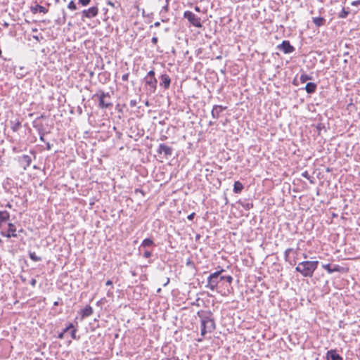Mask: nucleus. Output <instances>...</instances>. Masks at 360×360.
<instances>
[{
	"instance_id": "f257e3e1",
	"label": "nucleus",
	"mask_w": 360,
	"mask_h": 360,
	"mask_svg": "<svg viewBox=\"0 0 360 360\" xmlns=\"http://www.w3.org/2000/svg\"><path fill=\"white\" fill-rule=\"evenodd\" d=\"M198 314L201 319L200 334L202 336H205L207 333H212L215 330V322L212 317V313L210 311L202 314L198 312Z\"/></svg>"
},
{
	"instance_id": "f03ea898",
	"label": "nucleus",
	"mask_w": 360,
	"mask_h": 360,
	"mask_svg": "<svg viewBox=\"0 0 360 360\" xmlns=\"http://www.w3.org/2000/svg\"><path fill=\"white\" fill-rule=\"evenodd\" d=\"M319 264V261H303L297 264L295 271L304 277L311 278Z\"/></svg>"
},
{
	"instance_id": "7ed1b4c3",
	"label": "nucleus",
	"mask_w": 360,
	"mask_h": 360,
	"mask_svg": "<svg viewBox=\"0 0 360 360\" xmlns=\"http://www.w3.org/2000/svg\"><path fill=\"white\" fill-rule=\"evenodd\" d=\"M155 75V71L153 70H151L143 78V82L145 83V89L146 91L147 94H154L157 89L158 80Z\"/></svg>"
},
{
	"instance_id": "20e7f679",
	"label": "nucleus",
	"mask_w": 360,
	"mask_h": 360,
	"mask_svg": "<svg viewBox=\"0 0 360 360\" xmlns=\"http://www.w3.org/2000/svg\"><path fill=\"white\" fill-rule=\"evenodd\" d=\"M96 97L98 98L99 108L106 109L112 106V103L110 101V96L108 92L105 93L101 90L93 96V98Z\"/></svg>"
},
{
	"instance_id": "39448f33",
	"label": "nucleus",
	"mask_w": 360,
	"mask_h": 360,
	"mask_svg": "<svg viewBox=\"0 0 360 360\" xmlns=\"http://www.w3.org/2000/svg\"><path fill=\"white\" fill-rule=\"evenodd\" d=\"M224 271H225V270L221 269L219 271L211 274L207 278V283L205 287L211 290H216L219 281L223 280L221 274Z\"/></svg>"
},
{
	"instance_id": "423d86ee",
	"label": "nucleus",
	"mask_w": 360,
	"mask_h": 360,
	"mask_svg": "<svg viewBox=\"0 0 360 360\" xmlns=\"http://www.w3.org/2000/svg\"><path fill=\"white\" fill-rule=\"evenodd\" d=\"M184 18L187 19L188 22L195 27L200 28L202 26L200 18L190 11H186L184 13Z\"/></svg>"
},
{
	"instance_id": "0eeeda50",
	"label": "nucleus",
	"mask_w": 360,
	"mask_h": 360,
	"mask_svg": "<svg viewBox=\"0 0 360 360\" xmlns=\"http://www.w3.org/2000/svg\"><path fill=\"white\" fill-rule=\"evenodd\" d=\"M277 49L285 54L292 53L295 49L292 46L288 40H283L282 43L277 46Z\"/></svg>"
},
{
	"instance_id": "6e6552de",
	"label": "nucleus",
	"mask_w": 360,
	"mask_h": 360,
	"mask_svg": "<svg viewBox=\"0 0 360 360\" xmlns=\"http://www.w3.org/2000/svg\"><path fill=\"white\" fill-rule=\"evenodd\" d=\"M0 233L2 236L10 238L11 237H17L16 233V227L15 225L13 223H8V230L7 231H0Z\"/></svg>"
},
{
	"instance_id": "1a4fd4ad",
	"label": "nucleus",
	"mask_w": 360,
	"mask_h": 360,
	"mask_svg": "<svg viewBox=\"0 0 360 360\" xmlns=\"http://www.w3.org/2000/svg\"><path fill=\"white\" fill-rule=\"evenodd\" d=\"M98 13V8L96 6H92L89 9L83 10L82 11V19L84 18H93L96 17Z\"/></svg>"
},
{
	"instance_id": "9d476101",
	"label": "nucleus",
	"mask_w": 360,
	"mask_h": 360,
	"mask_svg": "<svg viewBox=\"0 0 360 360\" xmlns=\"http://www.w3.org/2000/svg\"><path fill=\"white\" fill-rule=\"evenodd\" d=\"M172 148L164 143H160L157 150V153L158 154H162V153L165 154L166 158L171 156L172 155Z\"/></svg>"
},
{
	"instance_id": "9b49d317",
	"label": "nucleus",
	"mask_w": 360,
	"mask_h": 360,
	"mask_svg": "<svg viewBox=\"0 0 360 360\" xmlns=\"http://www.w3.org/2000/svg\"><path fill=\"white\" fill-rule=\"evenodd\" d=\"M322 267L328 271V274H332L334 272H340L343 270V267L335 264L331 266L330 264H325L322 265Z\"/></svg>"
},
{
	"instance_id": "f8f14e48",
	"label": "nucleus",
	"mask_w": 360,
	"mask_h": 360,
	"mask_svg": "<svg viewBox=\"0 0 360 360\" xmlns=\"http://www.w3.org/2000/svg\"><path fill=\"white\" fill-rule=\"evenodd\" d=\"M160 86H162L165 89H168L170 86L171 79L167 74H162L160 77Z\"/></svg>"
},
{
	"instance_id": "ddd939ff",
	"label": "nucleus",
	"mask_w": 360,
	"mask_h": 360,
	"mask_svg": "<svg viewBox=\"0 0 360 360\" xmlns=\"http://www.w3.org/2000/svg\"><path fill=\"white\" fill-rule=\"evenodd\" d=\"M226 107H223L222 105H215L213 106V108L211 111L212 117L214 119H218L219 117L220 113L224 110Z\"/></svg>"
},
{
	"instance_id": "4468645a",
	"label": "nucleus",
	"mask_w": 360,
	"mask_h": 360,
	"mask_svg": "<svg viewBox=\"0 0 360 360\" xmlns=\"http://www.w3.org/2000/svg\"><path fill=\"white\" fill-rule=\"evenodd\" d=\"M327 360H343L342 357L337 353L336 350L330 349L326 353Z\"/></svg>"
},
{
	"instance_id": "2eb2a0df",
	"label": "nucleus",
	"mask_w": 360,
	"mask_h": 360,
	"mask_svg": "<svg viewBox=\"0 0 360 360\" xmlns=\"http://www.w3.org/2000/svg\"><path fill=\"white\" fill-rule=\"evenodd\" d=\"M19 161L23 167V168L26 169L27 167L31 165L32 158L28 155H22L21 157H20Z\"/></svg>"
},
{
	"instance_id": "dca6fc26",
	"label": "nucleus",
	"mask_w": 360,
	"mask_h": 360,
	"mask_svg": "<svg viewBox=\"0 0 360 360\" xmlns=\"http://www.w3.org/2000/svg\"><path fill=\"white\" fill-rule=\"evenodd\" d=\"M150 246H155L153 240L150 238H146L142 241L139 250L141 251L142 249H148Z\"/></svg>"
},
{
	"instance_id": "f3484780",
	"label": "nucleus",
	"mask_w": 360,
	"mask_h": 360,
	"mask_svg": "<svg viewBox=\"0 0 360 360\" xmlns=\"http://www.w3.org/2000/svg\"><path fill=\"white\" fill-rule=\"evenodd\" d=\"M30 11L33 14H36L37 12L46 13L49 11V10L46 8L44 6H42L39 4H37L34 6H31Z\"/></svg>"
},
{
	"instance_id": "a211bd4d",
	"label": "nucleus",
	"mask_w": 360,
	"mask_h": 360,
	"mask_svg": "<svg viewBox=\"0 0 360 360\" xmlns=\"http://www.w3.org/2000/svg\"><path fill=\"white\" fill-rule=\"evenodd\" d=\"M94 312L93 308L90 305H86L83 309L81 311L82 319H84L91 316Z\"/></svg>"
},
{
	"instance_id": "6ab92c4d",
	"label": "nucleus",
	"mask_w": 360,
	"mask_h": 360,
	"mask_svg": "<svg viewBox=\"0 0 360 360\" xmlns=\"http://www.w3.org/2000/svg\"><path fill=\"white\" fill-rule=\"evenodd\" d=\"M316 89L317 85L314 82H308L304 87L305 91L309 94H314Z\"/></svg>"
},
{
	"instance_id": "aec40b11",
	"label": "nucleus",
	"mask_w": 360,
	"mask_h": 360,
	"mask_svg": "<svg viewBox=\"0 0 360 360\" xmlns=\"http://www.w3.org/2000/svg\"><path fill=\"white\" fill-rule=\"evenodd\" d=\"M10 124L11 129L15 132L18 131L21 127V122L18 120H10Z\"/></svg>"
},
{
	"instance_id": "412c9836",
	"label": "nucleus",
	"mask_w": 360,
	"mask_h": 360,
	"mask_svg": "<svg viewBox=\"0 0 360 360\" xmlns=\"http://www.w3.org/2000/svg\"><path fill=\"white\" fill-rule=\"evenodd\" d=\"M312 22L318 27L324 25L326 19L323 17H314L312 18Z\"/></svg>"
},
{
	"instance_id": "4be33fe9",
	"label": "nucleus",
	"mask_w": 360,
	"mask_h": 360,
	"mask_svg": "<svg viewBox=\"0 0 360 360\" xmlns=\"http://www.w3.org/2000/svg\"><path fill=\"white\" fill-rule=\"evenodd\" d=\"M243 189V185L242 184L241 182L237 181H235L234 184H233V192L235 193H240L242 190Z\"/></svg>"
},
{
	"instance_id": "5701e85b",
	"label": "nucleus",
	"mask_w": 360,
	"mask_h": 360,
	"mask_svg": "<svg viewBox=\"0 0 360 360\" xmlns=\"http://www.w3.org/2000/svg\"><path fill=\"white\" fill-rule=\"evenodd\" d=\"M33 127L37 129L39 134L41 132H44L42 124H38L37 120L33 122Z\"/></svg>"
},
{
	"instance_id": "b1692460",
	"label": "nucleus",
	"mask_w": 360,
	"mask_h": 360,
	"mask_svg": "<svg viewBox=\"0 0 360 360\" xmlns=\"http://www.w3.org/2000/svg\"><path fill=\"white\" fill-rule=\"evenodd\" d=\"M29 257L34 262H39L42 259L41 257L37 256L34 252L29 251Z\"/></svg>"
},
{
	"instance_id": "393cba45",
	"label": "nucleus",
	"mask_w": 360,
	"mask_h": 360,
	"mask_svg": "<svg viewBox=\"0 0 360 360\" xmlns=\"http://www.w3.org/2000/svg\"><path fill=\"white\" fill-rule=\"evenodd\" d=\"M300 79L302 83H305L307 81L312 79V77L307 74L302 73L300 75Z\"/></svg>"
},
{
	"instance_id": "a878e982",
	"label": "nucleus",
	"mask_w": 360,
	"mask_h": 360,
	"mask_svg": "<svg viewBox=\"0 0 360 360\" xmlns=\"http://www.w3.org/2000/svg\"><path fill=\"white\" fill-rule=\"evenodd\" d=\"M349 13V11L345 8H342L341 12L338 14L339 18H346Z\"/></svg>"
},
{
	"instance_id": "bb28decb",
	"label": "nucleus",
	"mask_w": 360,
	"mask_h": 360,
	"mask_svg": "<svg viewBox=\"0 0 360 360\" xmlns=\"http://www.w3.org/2000/svg\"><path fill=\"white\" fill-rule=\"evenodd\" d=\"M290 250H293V248H288L284 252L285 261L289 262L290 264H291L290 262L289 261V254L290 253Z\"/></svg>"
},
{
	"instance_id": "cd10ccee",
	"label": "nucleus",
	"mask_w": 360,
	"mask_h": 360,
	"mask_svg": "<svg viewBox=\"0 0 360 360\" xmlns=\"http://www.w3.org/2000/svg\"><path fill=\"white\" fill-rule=\"evenodd\" d=\"M68 8L72 11H75L77 9V6L73 0L70 1V3L68 5Z\"/></svg>"
},
{
	"instance_id": "c85d7f7f",
	"label": "nucleus",
	"mask_w": 360,
	"mask_h": 360,
	"mask_svg": "<svg viewBox=\"0 0 360 360\" xmlns=\"http://www.w3.org/2000/svg\"><path fill=\"white\" fill-rule=\"evenodd\" d=\"M143 250H144V252H143V257L144 258H150L152 256L151 251L148 249H143Z\"/></svg>"
},
{
	"instance_id": "c756f323",
	"label": "nucleus",
	"mask_w": 360,
	"mask_h": 360,
	"mask_svg": "<svg viewBox=\"0 0 360 360\" xmlns=\"http://www.w3.org/2000/svg\"><path fill=\"white\" fill-rule=\"evenodd\" d=\"M223 280H226L229 284L233 281V277L231 276H221Z\"/></svg>"
},
{
	"instance_id": "7c9ffc66",
	"label": "nucleus",
	"mask_w": 360,
	"mask_h": 360,
	"mask_svg": "<svg viewBox=\"0 0 360 360\" xmlns=\"http://www.w3.org/2000/svg\"><path fill=\"white\" fill-rule=\"evenodd\" d=\"M91 0H79V4H82L83 6H86L89 4Z\"/></svg>"
},
{
	"instance_id": "2f4dec72",
	"label": "nucleus",
	"mask_w": 360,
	"mask_h": 360,
	"mask_svg": "<svg viewBox=\"0 0 360 360\" xmlns=\"http://www.w3.org/2000/svg\"><path fill=\"white\" fill-rule=\"evenodd\" d=\"M76 333H77V329L75 328H72V330H71V333H70V335H71V338L72 339H75L76 340L77 339V337H76Z\"/></svg>"
},
{
	"instance_id": "473e14b6",
	"label": "nucleus",
	"mask_w": 360,
	"mask_h": 360,
	"mask_svg": "<svg viewBox=\"0 0 360 360\" xmlns=\"http://www.w3.org/2000/svg\"><path fill=\"white\" fill-rule=\"evenodd\" d=\"M168 1H169V0H166L167 4H166V5H165L162 7V8L161 10V13H162L163 11H165V12H167L168 11V8H169Z\"/></svg>"
},
{
	"instance_id": "72a5a7b5",
	"label": "nucleus",
	"mask_w": 360,
	"mask_h": 360,
	"mask_svg": "<svg viewBox=\"0 0 360 360\" xmlns=\"http://www.w3.org/2000/svg\"><path fill=\"white\" fill-rule=\"evenodd\" d=\"M72 328H74V326L72 323H70L65 328L63 329V331L65 333H67L70 329H72Z\"/></svg>"
},
{
	"instance_id": "f704fd0d",
	"label": "nucleus",
	"mask_w": 360,
	"mask_h": 360,
	"mask_svg": "<svg viewBox=\"0 0 360 360\" xmlns=\"http://www.w3.org/2000/svg\"><path fill=\"white\" fill-rule=\"evenodd\" d=\"M137 104V101L136 100H131L130 101V103H129V105L131 108H134L136 105Z\"/></svg>"
},
{
	"instance_id": "c9c22d12",
	"label": "nucleus",
	"mask_w": 360,
	"mask_h": 360,
	"mask_svg": "<svg viewBox=\"0 0 360 360\" xmlns=\"http://www.w3.org/2000/svg\"><path fill=\"white\" fill-rule=\"evenodd\" d=\"M302 176L303 177H304V178L307 179H310V176H309V174L308 172H307V171H305L304 172H303V173L302 174Z\"/></svg>"
},
{
	"instance_id": "e433bc0d",
	"label": "nucleus",
	"mask_w": 360,
	"mask_h": 360,
	"mask_svg": "<svg viewBox=\"0 0 360 360\" xmlns=\"http://www.w3.org/2000/svg\"><path fill=\"white\" fill-rule=\"evenodd\" d=\"M20 70L21 71H22V73H18V75H20V77H24V76L27 74V72H25V68H22V67H21V68H20Z\"/></svg>"
},
{
	"instance_id": "4c0bfd02",
	"label": "nucleus",
	"mask_w": 360,
	"mask_h": 360,
	"mask_svg": "<svg viewBox=\"0 0 360 360\" xmlns=\"http://www.w3.org/2000/svg\"><path fill=\"white\" fill-rule=\"evenodd\" d=\"M352 6H358L360 5V0L354 1L351 3Z\"/></svg>"
},
{
	"instance_id": "58836bf2",
	"label": "nucleus",
	"mask_w": 360,
	"mask_h": 360,
	"mask_svg": "<svg viewBox=\"0 0 360 360\" xmlns=\"http://www.w3.org/2000/svg\"><path fill=\"white\" fill-rule=\"evenodd\" d=\"M30 285L34 288L35 287L36 284H37V280L35 278H32L30 282Z\"/></svg>"
},
{
	"instance_id": "ea45409f",
	"label": "nucleus",
	"mask_w": 360,
	"mask_h": 360,
	"mask_svg": "<svg viewBox=\"0 0 360 360\" xmlns=\"http://www.w3.org/2000/svg\"><path fill=\"white\" fill-rule=\"evenodd\" d=\"M158 41V37H153L152 38V39H151V42H152L154 45L157 44Z\"/></svg>"
},
{
	"instance_id": "a19ab883",
	"label": "nucleus",
	"mask_w": 360,
	"mask_h": 360,
	"mask_svg": "<svg viewBox=\"0 0 360 360\" xmlns=\"http://www.w3.org/2000/svg\"><path fill=\"white\" fill-rule=\"evenodd\" d=\"M129 73H126V74L123 75L122 77V79L123 81H127L128 78H129Z\"/></svg>"
},
{
	"instance_id": "79ce46f5",
	"label": "nucleus",
	"mask_w": 360,
	"mask_h": 360,
	"mask_svg": "<svg viewBox=\"0 0 360 360\" xmlns=\"http://www.w3.org/2000/svg\"><path fill=\"white\" fill-rule=\"evenodd\" d=\"M252 204L246 203L245 205H243V207L246 210H249L250 207H252Z\"/></svg>"
},
{
	"instance_id": "37998d69",
	"label": "nucleus",
	"mask_w": 360,
	"mask_h": 360,
	"mask_svg": "<svg viewBox=\"0 0 360 360\" xmlns=\"http://www.w3.org/2000/svg\"><path fill=\"white\" fill-rule=\"evenodd\" d=\"M195 215V214L194 212H193V213L190 214L187 217V218H188V220H193V219L194 218Z\"/></svg>"
},
{
	"instance_id": "c03bdc74",
	"label": "nucleus",
	"mask_w": 360,
	"mask_h": 360,
	"mask_svg": "<svg viewBox=\"0 0 360 360\" xmlns=\"http://www.w3.org/2000/svg\"><path fill=\"white\" fill-rule=\"evenodd\" d=\"M44 134H45V132H41V134H39V139L41 141H44V142L45 141L44 138Z\"/></svg>"
},
{
	"instance_id": "a18cd8bd",
	"label": "nucleus",
	"mask_w": 360,
	"mask_h": 360,
	"mask_svg": "<svg viewBox=\"0 0 360 360\" xmlns=\"http://www.w3.org/2000/svg\"><path fill=\"white\" fill-rule=\"evenodd\" d=\"M65 332L63 330L60 333L58 334V338L59 339H63L64 338V335H65Z\"/></svg>"
},
{
	"instance_id": "49530a36",
	"label": "nucleus",
	"mask_w": 360,
	"mask_h": 360,
	"mask_svg": "<svg viewBox=\"0 0 360 360\" xmlns=\"http://www.w3.org/2000/svg\"><path fill=\"white\" fill-rule=\"evenodd\" d=\"M46 149L49 150H51V146L50 143L49 142H46Z\"/></svg>"
},
{
	"instance_id": "de8ad7c7",
	"label": "nucleus",
	"mask_w": 360,
	"mask_h": 360,
	"mask_svg": "<svg viewBox=\"0 0 360 360\" xmlns=\"http://www.w3.org/2000/svg\"><path fill=\"white\" fill-rule=\"evenodd\" d=\"M160 25V22H158V21L155 22L154 23V25H153V26H155V27H159ZM153 27V25H150V27Z\"/></svg>"
},
{
	"instance_id": "09e8293b",
	"label": "nucleus",
	"mask_w": 360,
	"mask_h": 360,
	"mask_svg": "<svg viewBox=\"0 0 360 360\" xmlns=\"http://www.w3.org/2000/svg\"><path fill=\"white\" fill-rule=\"evenodd\" d=\"M106 285H112V282L110 280H108L105 283Z\"/></svg>"
},
{
	"instance_id": "8fccbe9b",
	"label": "nucleus",
	"mask_w": 360,
	"mask_h": 360,
	"mask_svg": "<svg viewBox=\"0 0 360 360\" xmlns=\"http://www.w3.org/2000/svg\"><path fill=\"white\" fill-rule=\"evenodd\" d=\"M165 283L163 284L164 286H166L169 283V278H167V280H165Z\"/></svg>"
},
{
	"instance_id": "3c124183",
	"label": "nucleus",
	"mask_w": 360,
	"mask_h": 360,
	"mask_svg": "<svg viewBox=\"0 0 360 360\" xmlns=\"http://www.w3.org/2000/svg\"><path fill=\"white\" fill-rule=\"evenodd\" d=\"M165 283L163 284L164 286H166L169 283V278H167V280H165Z\"/></svg>"
},
{
	"instance_id": "603ef678",
	"label": "nucleus",
	"mask_w": 360,
	"mask_h": 360,
	"mask_svg": "<svg viewBox=\"0 0 360 360\" xmlns=\"http://www.w3.org/2000/svg\"><path fill=\"white\" fill-rule=\"evenodd\" d=\"M63 22H65V21L66 20V13H65V12L64 11H63Z\"/></svg>"
},
{
	"instance_id": "864d4df0",
	"label": "nucleus",
	"mask_w": 360,
	"mask_h": 360,
	"mask_svg": "<svg viewBox=\"0 0 360 360\" xmlns=\"http://www.w3.org/2000/svg\"><path fill=\"white\" fill-rule=\"evenodd\" d=\"M20 279L21 281L23 282V283H25L26 282V278H24L22 276H20Z\"/></svg>"
},
{
	"instance_id": "5fc2aeb1",
	"label": "nucleus",
	"mask_w": 360,
	"mask_h": 360,
	"mask_svg": "<svg viewBox=\"0 0 360 360\" xmlns=\"http://www.w3.org/2000/svg\"><path fill=\"white\" fill-rule=\"evenodd\" d=\"M6 207H8V208H11L12 207V205L8 202L6 205Z\"/></svg>"
},
{
	"instance_id": "6e6d98bb",
	"label": "nucleus",
	"mask_w": 360,
	"mask_h": 360,
	"mask_svg": "<svg viewBox=\"0 0 360 360\" xmlns=\"http://www.w3.org/2000/svg\"><path fill=\"white\" fill-rule=\"evenodd\" d=\"M195 10L197 11V12H200V9L198 6H195Z\"/></svg>"
},
{
	"instance_id": "4d7b16f0",
	"label": "nucleus",
	"mask_w": 360,
	"mask_h": 360,
	"mask_svg": "<svg viewBox=\"0 0 360 360\" xmlns=\"http://www.w3.org/2000/svg\"><path fill=\"white\" fill-rule=\"evenodd\" d=\"M59 304V302L58 301L54 302L53 305L58 306Z\"/></svg>"
},
{
	"instance_id": "13d9d810",
	"label": "nucleus",
	"mask_w": 360,
	"mask_h": 360,
	"mask_svg": "<svg viewBox=\"0 0 360 360\" xmlns=\"http://www.w3.org/2000/svg\"><path fill=\"white\" fill-rule=\"evenodd\" d=\"M18 232H19V233H22V232H24V230H23L22 229H20V230L18 231Z\"/></svg>"
},
{
	"instance_id": "bf43d9fd",
	"label": "nucleus",
	"mask_w": 360,
	"mask_h": 360,
	"mask_svg": "<svg viewBox=\"0 0 360 360\" xmlns=\"http://www.w3.org/2000/svg\"><path fill=\"white\" fill-rule=\"evenodd\" d=\"M303 257L306 259L307 258V255L306 254H303Z\"/></svg>"
},
{
	"instance_id": "052dcab7",
	"label": "nucleus",
	"mask_w": 360,
	"mask_h": 360,
	"mask_svg": "<svg viewBox=\"0 0 360 360\" xmlns=\"http://www.w3.org/2000/svg\"><path fill=\"white\" fill-rule=\"evenodd\" d=\"M295 252V254H297V250H290V252Z\"/></svg>"
},
{
	"instance_id": "680f3d73",
	"label": "nucleus",
	"mask_w": 360,
	"mask_h": 360,
	"mask_svg": "<svg viewBox=\"0 0 360 360\" xmlns=\"http://www.w3.org/2000/svg\"><path fill=\"white\" fill-rule=\"evenodd\" d=\"M145 104H146V105L148 106L149 105L148 101H146Z\"/></svg>"
},
{
	"instance_id": "e2e57ef3",
	"label": "nucleus",
	"mask_w": 360,
	"mask_h": 360,
	"mask_svg": "<svg viewBox=\"0 0 360 360\" xmlns=\"http://www.w3.org/2000/svg\"><path fill=\"white\" fill-rule=\"evenodd\" d=\"M209 124H210V125H212V124H213V122H212V121H210V122H209Z\"/></svg>"
},
{
	"instance_id": "0e129e2a",
	"label": "nucleus",
	"mask_w": 360,
	"mask_h": 360,
	"mask_svg": "<svg viewBox=\"0 0 360 360\" xmlns=\"http://www.w3.org/2000/svg\"><path fill=\"white\" fill-rule=\"evenodd\" d=\"M167 20L162 19V22H167Z\"/></svg>"
},
{
	"instance_id": "69168bd1",
	"label": "nucleus",
	"mask_w": 360,
	"mask_h": 360,
	"mask_svg": "<svg viewBox=\"0 0 360 360\" xmlns=\"http://www.w3.org/2000/svg\"><path fill=\"white\" fill-rule=\"evenodd\" d=\"M8 24L7 22L4 23V26H8Z\"/></svg>"
},
{
	"instance_id": "338daca9",
	"label": "nucleus",
	"mask_w": 360,
	"mask_h": 360,
	"mask_svg": "<svg viewBox=\"0 0 360 360\" xmlns=\"http://www.w3.org/2000/svg\"><path fill=\"white\" fill-rule=\"evenodd\" d=\"M142 14H143V15H145V11L144 10H143Z\"/></svg>"
},
{
	"instance_id": "774afa93",
	"label": "nucleus",
	"mask_w": 360,
	"mask_h": 360,
	"mask_svg": "<svg viewBox=\"0 0 360 360\" xmlns=\"http://www.w3.org/2000/svg\"><path fill=\"white\" fill-rule=\"evenodd\" d=\"M109 4H110V6H113V4H112V3H111V2H109Z\"/></svg>"
}]
</instances>
